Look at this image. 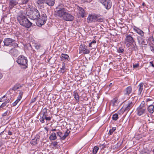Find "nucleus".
<instances>
[{
  "label": "nucleus",
  "mask_w": 154,
  "mask_h": 154,
  "mask_svg": "<svg viewBox=\"0 0 154 154\" xmlns=\"http://www.w3.org/2000/svg\"><path fill=\"white\" fill-rule=\"evenodd\" d=\"M7 104L6 102H4L0 106V108H2L4 107Z\"/></svg>",
  "instance_id": "nucleus-45"
},
{
  "label": "nucleus",
  "mask_w": 154,
  "mask_h": 154,
  "mask_svg": "<svg viewBox=\"0 0 154 154\" xmlns=\"http://www.w3.org/2000/svg\"><path fill=\"white\" fill-rule=\"evenodd\" d=\"M91 0H80L82 3H88L90 2Z\"/></svg>",
  "instance_id": "nucleus-43"
},
{
  "label": "nucleus",
  "mask_w": 154,
  "mask_h": 154,
  "mask_svg": "<svg viewBox=\"0 0 154 154\" xmlns=\"http://www.w3.org/2000/svg\"><path fill=\"white\" fill-rule=\"evenodd\" d=\"M63 6V5L62 4L58 5L56 8L57 10L54 13L55 15L62 19L68 10L66 8H62Z\"/></svg>",
  "instance_id": "nucleus-3"
},
{
  "label": "nucleus",
  "mask_w": 154,
  "mask_h": 154,
  "mask_svg": "<svg viewBox=\"0 0 154 154\" xmlns=\"http://www.w3.org/2000/svg\"><path fill=\"white\" fill-rule=\"evenodd\" d=\"M149 63L150 65H151L153 67L154 64L152 62H150Z\"/></svg>",
  "instance_id": "nucleus-58"
},
{
  "label": "nucleus",
  "mask_w": 154,
  "mask_h": 154,
  "mask_svg": "<svg viewBox=\"0 0 154 154\" xmlns=\"http://www.w3.org/2000/svg\"><path fill=\"white\" fill-rule=\"evenodd\" d=\"M112 83H110V84L109 85V86H111V85H112Z\"/></svg>",
  "instance_id": "nucleus-62"
},
{
  "label": "nucleus",
  "mask_w": 154,
  "mask_h": 154,
  "mask_svg": "<svg viewBox=\"0 0 154 154\" xmlns=\"http://www.w3.org/2000/svg\"><path fill=\"white\" fill-rule=\"evenodd\" d=\"M96 42L95 40H94L91 42H90L89 45V46L91 48L93 47L92 45H95Z\"/></svg>",
  "instance_id": "nucleus-34"
},
{
  "label": "nucleus",
  "mask_w": 154,
  "mask_h": 154,
  "mask_svg": "<svg viewBox=\"0 0 154 154\" xmlns=\"http://www.w3.org/2000/svg\"><path fill=\"white\" fill-rule=\"evenodd\" d=\"M36 98H37V97H34V98H32L31 100L30 103H33L34 102H35L36 100Z\"/></svg>",
  "instance_id": "nucleus-47"
},
{
  "label": "nucleus",
  "mask_w": 154,
  "mask_h": 154,
  "mask_svg": "<svg viewBox=\"0 0 154 154\" xmlns=\"http://www.w3.org/2000/svg\"><path fill=\"white\" fill-rule=\"evenodd\" d=\"M150 49L154 53V48L150 46Z\"/></svg>",
  "instance_id": "nucleus-55"
},
{
  "label": "nucleus",
  "mask_w": 154,
  "mask_h": 154,
  "mask_svg": "<svg viewBox=\"0 0 154 154\" xmlns=\"http://www.w3.org/2000/svg\"><path fill=\"white\" fill-rule=\"evenodd\" d=\"M93 15H89L87 18L88 22V23H91L93 22Z\"/></svg>",
  "instance_id": "nucleus-28"
},
{
  "label": "nucleus",
  "mask_w": 154,
  "mask_h": 154,
  "mask_svg": "<svg viewBox=\"0 0 154 154\" xmlns=\"http://www.w3.org/2000/svg\"><path fill=\"white\" fill-rule=\"evenodd\" d=\"M39 141V139L38 138L32 139L31 141V143L33 145H35L38 143Z\"/></svg>",
  "instance_id": "nucleus-29"
},
{
  "label": "nucleus",
  "mask_w": 154,
  "mask_h": 154,
  "mask_svg": "<svg viewBox=\"0 0 154 154\" xmlns=\"http://www.w3.org/2000/svg\"><path fill=\"white\" fill-rule=\"evenodd\" d=\"M116 129V127H112L111 129H110L109 131V133L110 135H112L113 132Z\"/></svg>",
  "instance_id": "nucleus-36"
},
{
  "label": "nucleus",
  "mask_w": 154,
  "mask_h": 154,
  "mask_svg": "<svg viewBox=\"0 0 154 154\" xmlns=\"http://www.w3.org/2000/svg\"><path fill=\"white\" fill-rule=\"evenodd\" d=\"M133 29L137 33L140 35L141 36V37H143L144 36V32L142 30L136 26L134 27Z\"/></svg>",
  "instance_id": "nucleus-15"
},
{
  "label": "nucleus",
  "mask_w": 154,
  "mask_h": 154,
  "mask_svg": "<svg viewBox=\"0 0 154 154\" xmlns=\"http://www.w3.org/2000/svg\"><path fill=\"white\" fill-rule=\"evenodd\" d=\"M61 57L64 58L65 59L68 60V59L69 58V56L66 54H62Z\"/></svg>",
  "instance_id": "nucleus-33"
},
{
  "label": "nucleus",
  "mask_w": 154,
  "mask_h": 154,
  "mask_svg": "<svg viewBox=\"0 0 154 154\" xmlns=\"http://www.w3.org/2000/svg\"><path fill=\"white\" fill-rule=\"evenodd\" d=\"M98 149L99 148L97 146H94L93 150V154H96L98 150Z\"/></svg>",
  "instance_id": "nucleus-32"
},
{
  "label": "nucleus",
  "mask_w": 154,
  "mask_h": 154,
  "mask_svg": "<svg viewBox=\"0 0 154 154\" xmlns=\"http://www.w3.org/2000/svg\"><path fill=\"white\" fill-rule=\"evenodd\" d=\"M57 136L60 137V138L63 136V134L61 132L59 131L57 132Z\"/></svg>",
  "instance_id": "nucleus-42"
},
{
  "label": "nucleus",
  "mask_w": 154,
  "mask_h": 154,
  "mask_svg": "<svg viewBox=\"0 0 154 154\" xmlns=\"http://www.w3.org/2000/svg\"><path fill=\"white\" fill-rule=\"evenodd\" d=\"M93 22H96L97 15H93Z\"/></svg>",
  "instance_id": "nucleus-48"
},
{
  "label": "nucleus",
  "mask_w": 154,
  "mask_h": 154,
  "mask_svg": "<svg viewBox=\"0 0 154 154\" xmlns=\"http://www.w3.org/2000/svg\"><path fill=\"white\" fill-rule=\"evenodd\" d=\"M55 0H45V3L49 6H53L55 3Z\"/></svg>",
  "instance_id": "nucleus-19"
},
{
  "label": "nucleus",
  "mask_w": 154,
  "mask_h": 154,
  "mask_svg": "<svg viewBox=\"0 0 154 154\" xmlns=\"http://www.w3.org/2000/svg\"><path fill=\"white\" fill-rule=\"evenodd\" d=\"M132 91V87L131 86H128L124 90L125 95H129L131 93Z\"/></svg>",
  "instance_id": "nucleus-14"
},
{
  "label": "nucleus",
  "mask_w": 154,
  "mask_h": 154,
  "mask_svg": "<svg viewBox=\"0 0 154 154\" xmlns=\"http://www.w3.org/2000/svg\"><path fill=\"white\" fill-rule=\"evenodd\" d=\"M20 100V99H19V98H17V99L13 103V106H15L16 105Z\"/></svg>",
  "instance_id": "nucleus-37"
},
{
  "label": "nucleus",
  "mask_w": 154,
  "mask_h": 154,
  "mask_svg": "<svg viewBox=\"0 0 154 154\" xmlns=\"http://www.w3.org/2000/svg\"><path fill=\"white\" fill-rule=\"evenodd\" d=\"M79 14L82 17H84L85 14V11L83 8H79Z\"/></svg>",
  "instance_id": "nucleus-26"
},
{
  "label": "nucleus",
  "mask_w": 154,
  "mask_h": 154,
  "mask_svg": "<svg viewBox=\"0 0 154 154\" xmlns=\"http://www.w3.org/2000/svg\"><path fill=\"white\" fill-rule=\"evenodd\" d=\"M65 66L64 63L63 64V66L62 68H60L61 70L63 72H64L65 70Z\"/></svg>",
  "instance_id": "nucleus-38"
},
{
  "label": "nucleus",
  "mask_w": 154,
  "mask_h": 154,
  "mask_svg": "<svg viewBox=\"0 0 154 154\" xmlns=\"http://www.w3.org/2000/svg\"><path fill=\"white\" fill-rule=\"evenodd\" d=\"M4 45L6 46H11L15 42V41L10 38H5L3 42Z\"/></svg>",
  "instance_id": "nucleus-9"
},
{
  "label": "nucleus",
  "mask_w": 154,
  "mask_h": 154,
  "mask_svg": "<svg viewBox=\"0 0 154 154\" xmlns=\"http://www.w3.org/2000/svg\"><path fill=\"white\" fill-rule=\"evenodd\" d=\"M73 96L75 100L78 102H79V97L76 91H75L73 92Z\"/></svg>",
  "instance_id": "nucleus-21"
},
{
  "label": "nucleus",
  "mask_w": 154,
  "mask_h": 154,
  "mask_svg": "<svg viewBox=\"0 0 154 154\" xmlns=\"http://www.w3.org/2000/svg\"><path fill=\"white\" fill-rule=\"evenodd\" d=\"M111 103L113 106H116L118 105L119 101L117 98H114L111 101Z\"/></svg>",
  "instance_id": "nucleus-22"
},
{
  "label": "nucleus",
  "mask_w": 154,
  "mask_h": 154,
  "mask_svg": "<svg viewBox=\"0 0 154 154\" xmlns=\"http://www.w3.org/2000/svg\"><path fill=\"white\" fill-rule=\"evenodd\" d=\"M144 84L143 83H140L137 86V88L138 89V94L140 95L143 92V89Z\"/></svg>",
  "instance_id": "nucleus-13"
},
{
  "label": "nucleus",
  "mask_w": 154,
  "mask_h": 154,
  "mask_svg": "<svg viewBox=\"0 0 154 154\" xmlns=\"http://www.w3.org/2000/svg\"><path fill=\"white\" fill-rule=\"evenodd\" d=\"M26 11L21 10L19 11L17 15V19L20 24L27 28H29L32 26V23L28 20L26 16Z\"/></svg>",
  "instance_id": "nucleus-2"
},
{
  "label": "nucleus",
  "mask_w": 154,
  "mask_h": 154,
  "mask_svg": "<svg viewBox=\"0 0 154 154\" xmlns=\"http://www.w3.org/2000/svg\"><path fill=\"white\" fill-rule=\"evenodd\" d=\"M144 5V3H143L142 4V5Z\"/></svg>",
  "instance_id": "nucleus-64"
},
{
  "label": "nucleus",
  "mask_w": 154,
  "mask_h": 154,
  "mask_svg": "<svg viewBox=\"0 0 154 154\" xmlns=\"http://www.w3.org/2000/svg\"><path fill=\"white\" fill-rule=\"evenodd\" d=\"M154 106L152 105H150L147 108L149 112L150 113H152L154 112Z\"/></svg>",
  "instance_id": "nucleus-25"
},
{
  "label": "nucleus",
  "mask_w": 154,
  "mask_h": 154,
  "mask_svg": "<svg viewBox=\"0 0 154 154\" xmlns=\"http://www.w3.org/2000/svg\"><path fill=\"white\" fill-rule=\"evenodd\" d=\"M2 145V143L0 141V147Z\"/></svg>",
  "instance_id": "nucleus-60"
},
{
  "label": "nucleus",
  "mask_w": 154,
  "mask_h": 154,
  "mask_svg": "<svg viewBox=\"0 0 154 154\" xmlns=\"http://www.w3.org/2000/svg\"><path fill=\"white\" fill-rule=\"evenodd\" d=\"M56 131V129H52L51 130V131Z\"/></svg>",
  "instance_id": "nucleus-59"
},
{
  "label": "nucleus",
  "mask_w": 154,
  "mask_h": 154,
  "mask_svg": "<svg viewBox=\"0 0 154 154\" xmlns=\"http://www.w3.org/2000/svg\"><path fill=\"white\" fill-rule=\"evenodd\" d=\"M125 41L126 43L129 44V45L133 44L135 41L132 35L131 34H128L126 35Z\"/></svg>",
  "instance_id": "nucleus-10"
},
{
  "label": "nucleus",
  "mask_w": 154,
  "mask_h": 154,
  "mask_svg": "<svg viewBox=\"0 0 154 154\" xmlns=\"http://www.w3.org/2000/svg\"><path fill=\"white\" fill-rule=\"evenodd\" d=\"M8 134L10 135H11L13 134V133L12 131H9L8 132Z\"/></svg>",
  "instance_id": "nucleus-54"
},
{
  "label": "nucleus",
  "mask_w": 154,
  "mask_h": 154,
  "mask_svg": "<svg viewBox=\"0 0 154 154\" xmlns=\"http://www.w3.org/2000/svg\"><path fill=\"white\" fill-rule=\"evenodd\" d=\"M45 119L47 121H49L51 120V119L52 118V117H50V116L47 117V115L46 114H45Z\"/></svg>",
  "instance_id": "nucleus-35"
},
{
  "label": "nucleus",
  "mask_w": 154,
  "mask_h": 154,
  "mask_svg": "<svg viewBox=\"0 0 154 154\" xmlns=\"http://www.w3.org/2000/svg\"><path fill=\"white\" fill-rule=\"evenodd\" d=\"M26 14L32 20H37L36 22V25L41 26L46 22L47 18L46 15L44 13L42 14L41 16L38 11L36 9L31 10L29 7L26 8Z\"/></svg>",
  "instance_id": "nucleus-1"
},
{
  "label": "nucleus",
  "mask_w": 154,
  "mask_h": 154,
  "mask_svg": "<svg viewBox=\"0 0 154 154\" xmlns=\"http://www.w3.org/2000/svg\"><path fill=\"white\" fill-rule=\"evenodd\" d=\"M8 112V111H6V112H4V113H3L2 114V116H6V115H7Z\"/></svg>",
  "instance_id": "nucleus-53"
},
{
  "label": "nucleus",
  "mask_w": 154,
  "mask_h": 154,
  "mask_svg": "<svg viewBox=\"0 0 154 154\" xmlns=\"http://www.w3.org/2000/svg\"><path fill=\"white\" fill-rule=\"evenodd\" d=\"M43 110H45V111L42 113V115L40 116V118L39 119V121L42 123H43L45 122V114L47 113V109L46 108H44Z\"/></svg>",
  "instance_id": "nucleus-16"
},
{
  "label": "nucleus",
  "mask_w": 154,
  "mask_h": 154,
  "mask_svg": "<svg viewBox=\"0 0 154 154\" xmlns=\"http://www.w3.org/2000/svg\"><path fill=\"white\" fill-rule=\"evenodd\" d=\"M124 51V49L122 48H119L117 51L119 53H122Z\"/></svg>",
  "instance_id": "nucleus-40"
},
{
  "label": "nucleus",
  "mask_w": 154,
  "mask_h": 154,
  "mask_svg": "<svg viewBox=\"0 0 154 154\" xmlns=\"http://www.w3.org/2000/svg\"><path fill=\"white\" fill-rule=\"evenodd\" d=\"M45 129L46 130V131H48V130L46 128H45Z\"/></svg>",
  "instance_id": "nucleus-63"
},
{
  "label": "nucleus",
  "mask_w": 154,
  "mask_h": 154,
  "mask_svg": "<svg viewBox=\"0 0 154 154\" xmlns=\"http://www.w3.org/2000/svg\"><path fill=\"white\" fill-rule=\"evenodd\" d=\"M23 92L22 91H20L19 93V96L17 98H19V99L21 100L23 96Z\"/></svg>",
  "instance_id": "nucleus-39"
},
{
  "label": "nucleus",
  "mask_w": 154,
  "mask_h": 154,
  "mask_svg": "<svg viewBox=\"0 0 154 154\" xmlns=\"http://www.w3.org/2000/svg\"><path fill=\"white\" fill-rule=\"evenodd\" d=\"M18 4L17 1L16 0H11L9 1V8L10 10L12 9Z\"/></svg>",
  "instance_id": "nucleus-12"
},
{
  "label": "nucleus",
  "mask_w": 154,
  "mask_h": 154,
  "mask_svg": "<svg viewBox=\"0 0 154 154\" xmlns=\"http://www.w3.org/2000/svg\"><path fill=\"white\" fill-rule=\"evenodd\" d=\"M152 100L150 98H147V99H146V102H148V101H151Z\"/></svg>",
  "instance_id": "nucleus-56"
},
{
  "label": "nucleus",
  "mask_w": 154,
  "mask_h": 154,
  "mask_svg": "<svg viewBox=\"0 0 154 154\" xmlns=\"http://www.w3.org/2000/svg\"><path fill=\"white\" fill-rule=\"evenodd\" d=\"M107 9H110L112 6V3L110 0H99Z\"/></svg>",
  "instance_id": "nucleus-6"
},
{
  "label": "nucleus",
  "mask_w": 154,
  "mask_h": 154,
  "mask_svg": "<svg viewBox=\"0 0 154 154\" xmlns=\"http://www.w3.org/2000/svg\"><path fill=\"white\" fill-rule=\"evenodd\" d=\"M62 19L65 21H72L74 19V17L71 14L69 13V11L67 10V12H66Z\"/></svg>",
  "instance_id": "nucleus-7"
},
{
  "label": "nucleus",
  "mask_w": 154,
  "mask_h": 154,
  "mask_svg": "<svg viewBox=\"0 0 154 154\" xmlns=\"http://www.w3.org/2000/svg\"><path fill=\"white\" fill-rule=\"evenodd\" d=\"M18 51L17 50L12 48L9 51V53L13 56H16L18 53Z\"/></svg>",
  "instance_id": "nucleus-18"
},
{
  "label": "nucleus",
  "mask_w": 154,
  "mask_h": 154,
  "mask_svg": "<svg viewBox=\"0 0 154 154\" xmlns=\"http://www.w3.org/2000/svg\"><path fill=\"white\" fill-rule=\"evenodd\" d=\"M29 1V0H21L22 3L24 4L27 3Z\"/></svg>",
  "instance_id": "nucleus-49"
},
{
  "label": "nucleus",
  "mask_w": 154,
  "mask_h": 154,
  "mask_svg": "<svg viewBox=\"0 0 154 154\" xmlns=\"http://www.w3.org/2000/svg\"><path fill=\"white\" fill-rule=\"evenodd\" d=\"M118 118V115L117 113L114 114L112 116V119L113 120H117Z\"/></svg>",
  "instance_id": "nucleus-31"
},
{
  "label": "nucleus",
  "mask_w": 154,
  "mask_h": 154,
  "mask_svg": "<svg viewBox=\"0 0 154 154\" xmlns=\"http://www.w3.org/2000/svg\"><path fill=\"white\" fill-rule=\"evenodd\" d=\"M142 37H141L139 36H138L137 37V39L138 40V42L140 44L142 45H147L146 42L143 39Z\"/></svg>",
  "instance_id": "nucleus-17"
},
{
  "label": "nucleus",
  "mask_w": 154,
  "mask_h": 154,
  "mask_svg": "<svg viewBox=\"0 0 154 154\" xmlns=\"http://www.w3.org/2000/svg\"><path fill=\"white\" fill-rule=\"evenodd\" d=\"M136 112L138 116H140L146 113L147 110L144 101H142L140 105L137 108Z\"/></svg>",
  "instance_id": "nucleus-4"
},
{
  "label": "nucleus",
  "mask_w": 154,
  "mask_h": 154,
  "mask_svg": "<svg viewBox=\"0 0 154 154\" xmlns=\"http://www.w3.org/2000/svg\"><path fill=\"white\" fill-rule=\"evenodd\" d=\"M152 152H153V154H154V148L153 149Z\"/></svg>",
  "instance_id": "nucleus-61"
},
{
  "label": "nucleus",
  "mask_w": 154,
  "mask_h": 154,
  "mask_svg": "<svg viewBox=\"0 0 154 154\" xmlns=\"http://www.w3.org/2000/svg\"><path fill=\"white\" fill-rule=\"evenodd\" d=\"M70 132V131H69V130L68 129H67L66 131L64 133V135H63L62 137L60 138L61 140H64L66 138V137L68 136Z\"/></svg>",
  "instance_id": "nucleus-24"
},
{
  "label": "nucleus",
  "mask_w": 154,
  "mask_h": 154,
  "mask_svg": "<svg viewBox=\"0 0 154 154\" xmlns=\"http://www.w3.org/2000/svg\"><path fill=\"white\" fill-rule=\"evenodd\" d=\"M18 45L17 43H15V42L14 44L13 45H12V46H13L14 48H17V47H18Z\"/></svg>",
  "instance_id": "nucleus-52"
},
{
  "label": "nucleus",
  "mask_w": 154,
  "mask_h": 154,
  "mask_svg": "<svg viewBox=\"0 0 154 154\" xmlns=\"http://www.w3.org/2000/svg\"><path fill=\"white\" fill-rule=\"evenodd\" d=\"M134 104V102L129 101L128 103L125 104L124 107V112L127 113L133 107Z\"/></svg>",
  "instance_id": "nucleus-8"
},
{
  "label": "nucleus",
  "mask_w": 154,
  "mask_h": 154,
  "mask_svg": "<svg viewBox=\"0 0 154 154\" xmlns=\"http://www.w3.org/2000/svg\"><path fill=\"white\" fill-rule=\"evenodd\" d=\"M3 76L2 74L0 72V80L2 78Z\"/></svg>",
  "instance_id": "nucleus-57"
},
{
  "label": "nucleus",
  "mask_w": 154,
  "mask_h": 154,
  "mask_svg": "<svg viewBox=\"0 0 154 154\" xmlns=\"http://www.w3.org/2000/svg\"><path fill=\"white\" fill-rule=\"evenodd\" d=\"M57 138L56 134L55 133L53 132L50 135L49 139L50 140H55Z\"/></svg>",
  "instance_id": "nucleus-23"
},
{
  "label": "nucleus",
  "mask_w": 154,
  "mask_h": 154,
  "mask_svg": "<svg viewBox=\"0 0 154 154\" xmlns=\"http://www.w3.org/2000/svg\"><path fill=\"white\" fill-rule=\"evenodd\" d=\"M37 3L38 5L41 6V7L43 8L44 3H45V0H38L37 1Z\"/></svg>",
  "instance_id": "nucleus-27"
},
{
  "label": "nucleus",
  "mask_w": 154,
  "mask_h": 154,
  "mask_svg": "<svg viewBox=\"0 0 154 154\" xmlns=\"http://www.w3.org/2000/svg\"><path fill=\"white\" fill-rule=\"evenodd\" d=\"M5 97V96H3L2 98H0V102H2L4 101L5 99L4 98Z\"/></svg>",
  "instance_id": "nucleus-46"
},
{
  "label": "nucleus",
  "mask_w": 154,
  "mask_h": 154,
  "mask_svg": "<svg viewBox=\"0 0 154 154\" xmlns=\"http://www.w3.org/2000/svg\"><path fill=\"white\" fill-rule=\"evenodd\" d=\"M58 142L56 141L53 142L52 143V145L54 147H55L57 145Z\"/></svg>",
  "instance_id": "nucleus-44"
},
{
  "label": "nucleus",
  "mask_w": 154,
  "mask_h": 154,
  "mask_svg": "<svg viewBox=\"0 0 154 154\" xmlns=\"http://www.w3.org/2000/svg\"><path fill=\"white\" fill-rule=\"evenodd\" d=\"M35 47L36 49L38 50L41 47V45H40L35 44Z\"/></svg>",
  "instance_id": "nucleus-41"
},
{
  "label": "nucleus",
  "mask_w": 154,
  "mask_h": 154,
  "mask_svg": "<svg viewBox=\"0 0 154 154\" xmlns=\"http://www.w3.org/2000/svg\"><path fill=\"white\" fill-rule=\"evenodd\" d=\"M104 19L102 18V17L100 15H97L96 22H102Z\"/></svg>",
  "instance_id": "nucleus-30"
},
{
  "label": "nucleus",
  "mask_w": 154,
  "mask_h": 154,
  "mask_svg": "<svg viewBox=\"0 0 154 154\" xmlns=\"http://www.w3.org/2000/svg\"><path fill=\"white\" fill-rule=\"evenodd\" d=\"M22 86V85L20 84L17 83L12 88V89L14 91H16L17 89H20L21 88Z\"/></svg>",
  "instance_id": "nucleus-20"
},
{
  "label": "nucleus",
  "mask_w": 154,
  "mask_h": 154,
  "mask_svg": "<svg viewBox=\"0 0 154 154\" xmlns=\"http://www.w3.org/2000/svg\"><path fill=\"white\" fill-rule=\"evenodd\" d=\"M7 98V99H6V100L5 101V102H6V103L7 104L8 103H9V102H10V99H11V98H8V97H6Z\"/></svg>",
  "instance_id": "nucleus-51"
},
{
  "label": "nucleus",
  "mask_w": 154,
  "mask_h": 154,
  "mask_svg": "<svg viewBox=\"0 0 154 154\" xmlns=\"http://www.w3.org/2000/svg\"><path fill=\"white\" fill-rule=\"evenodd\" d=\"M16 61L18 64L25 66V68L27 67V59L23 55H20L19 56L17 59Z\"/></svg>",
  "instance_id": "nucleus-5"
},
{
  "label": "nucleus",
  "mask_w": 154,
  "mask_h": 154,
  "mask_svg": "<svg viewBox=\"0 0 154 154\" xmlns=\"http://www.w3.org/2000/svg\"><path fill=\"white\" fill-rule=\"evenodd\" d=\"M139 65V64L138 63H137L135 64H133V67L134 68H136Z\"/></svg>",
  "instance_id": "nucleus-50"
},
{
  "label": "nucleus",
  "mask_w": 154,
  "mask_h": 154,
  "mask_svg": "<svg viewBox=\"0 0 154 154\" xmlns=\"http://www.w3.org/2000/svg\"><path fill=\"white\" fill-rule=\"evenodd\" d=\"M80 50L79 53H82L83 54H89L90 51L87 49V47L85 45H81L79 47Z\"/></svg>",
  "instance_id": "nucleus-11"
}]
</instances>
